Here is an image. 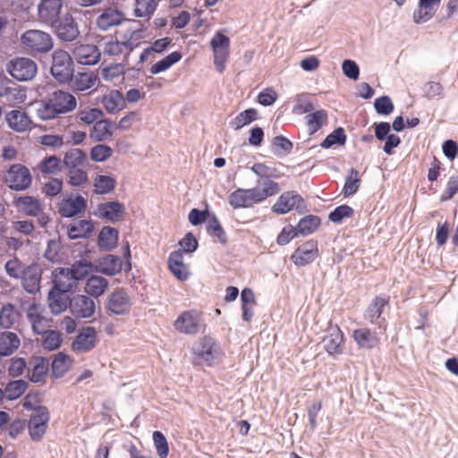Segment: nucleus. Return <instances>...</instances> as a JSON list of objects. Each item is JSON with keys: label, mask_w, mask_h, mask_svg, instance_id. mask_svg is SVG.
Listing matches in <instances>:
<instances>
[{"label": "nucleus", "mask_w": 458, "mask_h": 458, "mask_svg": "<svg viewBox=\"0 0 458 458\" xmlns=\"http://www.w3.org/2000/svg\"><path fill=\"white\" fill-rule=\"evenodd\" d=\"M68 268L72 272L77 283L86 278L89 274L98 272V267L86 259L75 261Z\"/></svg>", "instance_id": "nucleus-41"}, {"label": "nucleus", "mask_w": 458, "mask_h": 458, "mask_svg": "<svg viewBox=\"0 0 458 458\" xmlns=\"http://www.w3.org/2000/svg\"><path fill=\"white\" fill-rule=\"evenodd\" d=\"M436 11L437 9L420 1L419 9L413 14V20L416 23L425 22L434 16Z\"/></svg>", "instance_id": "nucleus-62"}, {"label": "nucleus", "mask_w": 458, "mask_h": 458, "mask_svg": "<svg viewBox=\"0 0 458 458\" xmlns=\"http://www.w3.org/2000/svg\"><path fill=\"white\" fill-rule=\"evenodd\" d=\"M62 7V0H41L38 6L40 21L54 26L58 21Z\"/></svg>", "instance_id": "nucleus-14"}, {"label": "nucleus", "mask_w": 458, "mask_h": 458, "mask_svg": "<svg viewBox=\"0 0 458 458\" xmlns=\"http://www.w3.org/2000/svg\"><path fill=\"white\" fill-rule=\"evenodd\" d=\"M93 231V225L89 220L73 221L67 229L70 239L86 238L90 235Z\"/></svg>", "instance_id": "nucleus-39"}, {"label": "nucleus", "mask_w": 458, "mask_h": 458, "mask_svg": "<svg viewBox=\"0 0 458 458\" xmlns=\"http://www.w3.org/2000/svg\"><path fill=\"white\" fill-rule=\"evenodd\" d=\"M44 309L41 305L32 303L27 310V317L32 326L33 331L40 335L50 327L49 320L43 315Z\"/></svg>", "instance_id": "nucleus-21"}, {"label": "nucleus", "mask_w": 458, "mask_h": 458, "mask_svg": "<svg viewBox=\"0 0 458 458\" xmlns=\"http://www.w3.org/2000/svg\"><path fill=\"white\" fill-rule=\"evenodd\" d=\"M182 58V55L180 51H174L157 61L149 68L151 74H158L170 69L174 64L178 63Z\"/></svg>", "instance_id": "nucleus-42"}, {"label": "nucleus", "mask_w": 458, "mask_h": 458, "mask_svg": "<svg viewBox=\"0 0 458 458\" xmlns=\"http://www.w3.org/2000/svg\"><path fill=\"white\" fill-rule=\"evenodd\" d=\"M122 260L119 257L108 254L99 259L98 272L107 276H114L122 270Z\"/></svg>", "instance_id": "nucleus-35"}, {"label": "nucleus", "mask_w": 458, "mask_h": 458, "mask_svg": "<svg viewBox=\"0 0 458 458\" xmlns=\"http://www.w3.org/2000/svg\"><path fill=\"white\" fill-rule=\"evenodd\" d=\"M21 312L12 303L4 304L0 310V326L3 328L13 327L20 319Z\"/></svg>", "instance_id": "nucleus-38"}, {"label": "nucleus", "mask_w": 458, "mask_h": 458, "mask_svg": "<svg viewBox=\"0 0 458 458\" xmlns=\"http://www.w3.org/2000/svg\"><path fill=\"white\" fill-rule=\"evenodd\" d=\"M108 310L116 315H123L130 311L131 300L127 293L123 290L114 292L108 298Z\"/></svg>", "instance_id": "nucleus-23"}, {"label": "nucleus", "mask_w": 458, "mask_h": 458, "mask_svg": "<svg viewBox=\"0 0 458 458\" xmlns=\"http://www.w3.org/2000/svg\"><path fill=\"white\" fill-rule=\"evenodd\" d=\"M49 420L50 413L46 406H38L35 409V412L30 415L27 422L29 435L33 441L42 440L47 430Z\"/></svg>", "instance_id": "nucleus-7"}, {"label": "nucleus", "mask_w": 458, "mask_h": 458, "mask_svg": "<svg viewBox=\"0 0 458 458\" xmlns=\"http://www.w3.org/2000/svg\"><path fill=\"white\" fill-rule=\"evenodd\" d=\"M207 231L211 236L216 237L220 242H226L225 233L216 216L212 215L208 219Z\"/></svg>", "instance_id": "nucleus-60"}, {"label": "nucleus", "mask_w": 458, "mask_h": 458, "mask_svg": "<svg viewBox=\"0 0 458 458\" xmlns=\"http://www.w3.org/2000/svg\"><path fill=\"white\" fill-rule=\"evenodd\" d=\"M209 44L213 52L215 68L222 73L225 72L226 63L230 57V38L224 30H218L214 34Z\"/></svg>", "instance_id": "nucleus-3"}, {"label": "nucleus", "mask_w": 458, "mask_h": 458, "mask_svg": "<svg viewBox=\"0 0 458 458\" xmlns=\"http://www.w3.org/2000/svg\"><path fill=\"white\" fill-rule=\"evenodd\" d=\"M98 246L105 250H111L118 242V231L111 226H104L98 235Z\"/></svg>", "instance_id": "nucleus-40"}, {"label": "nucleus", "mask_w": 458, "mask_h": 458, "mask_svg": "<svg viewBox=\"0 0 458 458\" xmlns=\"http://www.w3.org/2000/svg\"><path fill=\"white\" fill-rule=\"evenodd\" d=\"M100 216L111 222H117L123 218L125 208L117 201H110L98 206Z\"/></svg>", "instance_id": "nucleus-29"}, {"label": "nucleus", "mask_w": 458, "mask_h": 458, "mask_svg": "<svg viewBox=\"0 0 458 458\" xmlns=\"http://www.w3.org/2000/svg\"><path fill=\"white\" fill-rule=\"evenodd\" d=\"M102 78L110 81L125 74V66L123 64H111L100 70Z\"/></svg>", "instance_id": "nucleus-55"}, {"label": "nucleus", "mask_w": 458, "mask_h": 458, "mask_svg": "<svg viewBox=\"0 0 458 458\" xmlns=\"http://www.w3.org/2000/svg\"><path fill=\"white\" fill-rule=\"evenodd\" d=\"M104 116V113L101 109L97 107L81 109L78 112V117L81 122L87 124L95 123Z\"/></svg>", "instance_id": "nucleus-59"}, {"label": "nucleus", "mask_w": 458, "mask_h": 458, "mask_svg": "<svg viewBox=\"0 0 458 458\" xmlns=\"http://www.w3.org/2000/svg\"><path fill=\"white\" fill-rule=\"evenodd\" d=\"M318 256V242L310 240L298 246L290 259L297 267H305L312 263Z\"/></svg>", "instance_id": "nucleus-12"}, {"label": "nucleus", "mask_w": 458, "mask_h": 458, "mask_svg": "<svg viewBox=\"0 0 458 458\" xmlns=\"http://www.w3.org/2000/svg\"><path fill=\"white\" fill-rule=\"evenodd\" d=\"M172 38L169 37H165L159 39L155 40L151 46L143 50L140 56V62L144 63L148 59V56L154 52L157 54L164 53L171 45Z\"/></svg>", "instance_id": "nucleus-46"}, {"label": "nucleus", "mask_w": 458, "mask_h": 458, "mask_svg": "<svg viewBox=\"0 0 458 458\" xmlns=\"http://www.w3.org/2000/svg\"><path fill=\"white\" fill-rule=\"evenodd\" d=\"M54 26L57 37L64 41H72L80 34L77 23L70 13L65 14L63 20Z\"/></svg>", "instance_id": "nucleus-19"}, {"label": "nucleus", "mask_w": 458, "mask_h": 458, "mask_svg": "<svg viewBox=\"0 0 458 458\" xmlns=\"http://www.w3.org/2000/svg\"><path fill=\"white\" fill-rule=\"evenodd\" d=\"M73 55L79 64L93 65L99 62L101 52L93 44H81L74 48Z\"/></svg>", "instance_id": "nucleus-17"}, {"label": "nucleus", "mask_w": 458, "mask_h": 458, "mask_svg": "<svg viewBox=\"0 0 458 458\" xmlns=\"http://www.w3.org/2000/svg\"><path fill=\"white\" fill-rule=\"evenodd\" d=\"M86 159V154L80 148H73L66 152L64 157V164L68 169L78 168Z\"/></svg>", "instance_id": "nucleus-51"}, {"label": "nucleus", "mask_w": 458, "mask_h": 458, "mask_svg": "<svg viewBox=\"0 0 458 458\" xmlns=\"http://www.w3.org/2000/svg\"><path fill=\"white\" fill-rule=\"evenodd\" d=\"M53 288L63 293H70L78 285L68 267L55 268L53 272Z\"/></svg>", "instance_id": "nucleus-16"}, {"label": "nucleus", "mask_w": 458, "mask_h": 458, "mask_svg": "<svg viewBox=\"0 0 458 458\" xmlns=\"http://www.w3.org/2000/svg\"><path fill=\"white\" fill-rule=\"evenodd\" d=\"M70 308L76 318H89L95 313L96 305L90 297L79 294L70 301Z\"/></svg>", "instance_id": "nucleus-15"}, {"label": "nucleus", "mask_w": 458, "mask_h": 458, "mask_svg": "<svg viewBox=\"0 0 458 458\" xmlns=\"http://www.w3.org/2000/svg\"><path fill=\"white\" fill-rule=\"evenodd\" d=\"M21 344L20 338L13 332L4 331L0 334V359L11 355Z\"/></svg>", "instance_id": "nucleus-33"}, {"label": "nucleus", "mask_w": 458, "mask_h": 458, "mask_svg": "<svg viewBox=\"0 0 458 458\" xmlns=\"http://www.w3.org/2000/svg\"><path fill=\"white\" fill-rule=\"evenodd\" d=\"M87 202L82 196L64 199L59 204V214L64 217H72L85 210Z\"/></svg>", "instance_id": "nucleus-24"}, {"label": "nucleus", "mask_w": 458, "mask_h": 458, "mask_svg": "<svg viewBox=\"0 0 458 458\" xmlns=\"http://www.w3.org/2000/svg\"><path fill=\"white\" fill-rule=\"evenodd\" d=\"M258 117V112L254 108H249L241 112L232 122L235 129H241L243 126L252 123Z\"/></svg>", "instance_id": "nucleus-57"}, {"label": "nucleus", "mask_w": 458, "mask_h": 458, "mask_svg": "<svg viewBox=\"0 0 458 458\" xmlns=\"http://www.w3.org/2000/svg\"><path fill=\"white\" fill-rule=\"evenodd\" d=\"M98 342V333L93 327H83L72 344V349L77 353H85L93 350Z\"/></svg>", "instance_id": "nucleus-13"}, {"label": "nucleus", "mask_w": 458, "mask_h": 458, "mask_svg": "<svg viewBox=\"0 0 458 458\" xmlns=\"http://www.w3.org/2000/svg\"><path fill=\"white\" fill-rule=\"evenodd\" d=\"M98 75L93 72H78L72 76L71 86L74 90L85 91L93 88L98 81Z\"/></svg>", "instance_id": "nucleus-31"}, {"label": "nucleus", "mask_w": 458, "mask_h": 458, "mask_svg": "<svg viewBox=\"0 0 458 458\" xmlns=\"http://www.w3.org/2000/svg\"><path fill=\"white\" fill-rule=\"evenodd\" d=\"M27 386L28 384L24 380L12 381L5 386L4 394L8 400H15L25 393Z\"/></svg>", "instance_id": "nucleus-50"}, {"label": "nucleus", "mask_w": 458, "mask_h": 458, "mask_svg": "<svg viewBox=\"0 0 458 458\" xmlns=\"http://www.w3.org/2000/svg\"><path fill=\"white\" fill-rule=\"evenodd\" d=\"M115 186L116 180L112 176L98 174L94 179V191L97 194H107L113 191Z\"/></svg>", "instance_id": "nucleus-47"}, {"label": "nucleus", "mask_w": 458, "mask_h": 458, "mask_svg": "<svg viewBox=\"0 0 458 458\" xmlns=\"http://www.w3.org/2000/svg\"><path fill=\"white\" fill-rule=\"evenodd\" d=\"M6 121L10 128L21 132L31 129L32 122L25 112L13 110L6 115Z\"/></svg>", "instance_id": "nucleus-30"}, {"label": "nucleus", "mask_w": 458, "mask_h": 458, "mask_svg": "<svg viewBox=\"0 0 458 458\" xmlns=\"http://www.w3.org/2000/svg\"><path fill=\"white\" fill-rule=\"evenodd\" d=\"M72 359L64 352H58L55 355L52 361V373L55 377H62L71 369Z\"/></svg>", "instance_id": "nucleus-43"}, {"label": "nucleus", "mask_w": 458, "mask_h": 458, "mask_svg": "<svg viewBox=\"0 0 458 458\" xmlns=\"http://www.w3.org/2000/svg\"><path fill=\"white\" fill-rule=\"evenodd\" d=\"M113 123L108 119H100L96 122L89 133L90 138L95 141H105L113 136Z\"/></svg>", "instance_id": "nucleus-34"}, {"label": "nucleus", "mask_w": 458, "mask_h": 458, "mask_svg": "<svg viewBox=\"0 0 458 458\" xmlns=\"http://www.w3.org/2000/svg\"><path fill=\"white\" fill-rule=\"evenodd\" d=\"M361 183V179L358 170L352 168L349 170L348 174L345 178L344 185L342 190V194L344 197H350L355 194Z\"/></svg>", "instance_id": "nucleus-45"}, {"label": "nucleus", "mask_w": 458, "mask_h": 458, "mask_svg": "<svg viewBox=\"0 0 458 458\" xmlns=\"http://www.w3.org/2000/svg\"><path fill=\"white\" fill-rule=\"evenodd\" d=\"M23 47L30 54L47 53L53 47L51 36L39 30H29L21 38Z\"/></svg>", "instance_id": "nucleus-4"}, {"label": "nucleus", "mask_w": 458, "mask_h": 458, "mask_svg": "<svg viewBox=\"0 0 458 458\" xmlns=\"http://www.w3.org/2000/svg\"><path fill=\"white\" fill-rule=\"evenodd\" d=\"M48 363L44 359L37 360L32 369L29 372L30 381L34 383L40 382L44 379L47 373Z\"/></svg>", "instance_id": "nucleus-58"}, {"label": "nucleus", "mask_w": 458, "mask_h": 458, "mask_svg": "<svg viewBox=\"0 0 458 458\" xmlns=\"http://www.w3.org/2000/svg\"><path fill=\"white\" fill-rule=\"evenodd\" d=\"M280 191L279 184L272 180L259 182L251 189H237L229 196V203L234 208H250L264 201Z\"/></svg>", "instance_id": "nucleus-1"}, {"label": "nucleus", "mask_w": 458, "mask_h": 458, "mask_svg": "<svg viewBox=\"0 0 458 458\" xmlns=\"http://www.w3.org/2000/svg\"><path fill=\"white\" fill-rule=\"evenodd\" d=\"M146 30L147 28L140 21L133 20L117 30L116 33L123 40L124 48L130 53L144 42Z\"/></svg>", "instance_id": "nucleus-5"}, {"label": "nucleus", "mask_w": 458, "mask_h": 458, "mask_svg": "<svg viewBox=\"0 0 458 458\" xmlns=\"http://www.w3.org/2000/svg\"><path fill=\"white\" fill-rule=\"evenodd\" d=\"M155 0H135V15L137 17H149L157 9Z\"/></svg>", "instance_id": "nucleus-56"}, {"label": "nucleus", "mask_w": 458, "mask_h": 458, "mask_svg": "<svg viewBox=\"0 0 458 458\" xmlns=\"http://www.w3.org/2000/svg\"><path fill=\"white\" fill-rule=\"evenodd\" d=\"M354 210L348 205H341L335 208L328 216L331 222L340 224L344 218L352 217Z\"/></svg>", "instance_id": "nucleus-64"}, {"label": "nucleus", "mask_w": 458, "mask_h": 458, "mask_svg": "<svg viewBox=\"0 0 458 458\" xmlns=\"http://www.w3.org/2000/svg\"><path fill=\"white\" fill-rule=\"evenodd\" d=\"M176 331L184 335H196L201 327V315L196 310L182 311L174 322Z\"/></svg>", "instance_id": "nucleus-10"}, {"label": "nucleus", "mask_w": 458, "mask_h": 458, "mask_svg": "<svg viewBox=\"0 0 458 458\" xmlns=\"http://www.w3.org/2000/svg\"><path fill=\"white\" fill-rule=\"evenodd\" d=\"M108 284V281L105 277L91 276L85 284L84 291L89 296L98 298L105 293Z\"/></svg>", "instance_id": "nucleus-36"}, {"label": "nucleus", "mask_w": 458, "mask_h": 458, "mask_svg": "<svg viewBox=\"0 0 458 458\" xmlns=\"http://www.w3.org/2000/svg\"><path fill=\"white\" fill-rule=\"evenodd\" d=\"M14 206L18 211L22 212L26 216H37L44 209L41 201L32 196H22L14 199Z\"/></svg>", "instance_id": "nucleus-26"}, {"label": "nucleus", "mask_w": 458, "mask_h": 458, "mask_svg": "<svg viewBox=\"0 0 458 458\" xmlns=\"http://www.w3.org/2000/svg\"><path fill=\"white\" fill-rule=\"evenodd\" d=\"M320 218L317 216L309 215L301 218L297 226V232L299 234L308 235L314 233L320 225Z\"/></svg>", "instance_id": "nucleus-48"}, {"label": "nucleus", "mask_w": 458, "mask_h": 458, "mask_svg": "<svg viewBox=\"0 0 458 458\" xmlns=\"http://www.w3.org/2000/svg\"><path fill=\"white\" fill-rule=\"evenodd\" d=\"M352 337L358 346L363 349H373L379 344V338L368 327L355 329Z\"/></svg>", "instance_id": "nucleus-32"}, {"label": "nucleus", "mask_w": 458, "mask_h": 458, "mask_svg": "<svg viewBox=\"0 0 458 458\" xmlns=\"http://www.w3.org/2000/svg\"><path fill=\"white\" fill-rule=\"evenodd\" d=\"M104 108L109 114H115L125 106L124 96L119 90L113 89L104 95L101 100Z\"/></svg>", "instance_id": "nucleus-28"}, {"label": "nucleus", "mask_w": 458, "mask_h": 458, "mask_svg": "<svg viewBox=\"0 0 458 458\" xmlns=\"http://www.w3.org/2000/svg\"><path fill=\"white\" fill-rule=\"evenodd\" d=\"M39 169L44 174H56L62 169L61 159L55 156L48 157L40 162Z\"/></svg>", "instance_id": "nucleus-54"}, {"label": "nucleus", "mask_w": 458, "mask_h": 458, "mask_svg": "<svg viewBox=\"0 0 458 458\" xmlns=\"http://www.w3.org/2000/svg\"><path fill=\"white\" fill-rule=\"evenodd\" d=\"M307 125L311 132L318 131L327 121V114L325 110H318L306 116Z\"/></svg>", "instance_id": "nucleus-52"}, {"label": "nucleus", "mask_w": 458, "mask_h": 458, "mask_svg": "<svg viewBox=\"0 0 458 458\" xmlns=\"http://www.w3.org/2000/svg\"><path fill=\"white\" fill-rule=\"evenodd\" d=\"M74 65L71 55L64 50L57 49L53 53L52 75L61 83L68 82L73 74Z\"/></svg>", "instance_id": "nucleus-6"}, {"label": "nucleus", "mask_w": 458, "mask_h": 458, "mask_svg": "<svg viewBox=\"0 0 458 458\" xmlns=\"http://www.w3.org/2000/svg\"><path fill=\"white\" fill-rule=\"evenodd\" d=\"M76 106L77 101L72 94L57 90L53 92L47 100L38 103L37 114L43 121L51 120L74 110Z\"/></svg>", "instance_id": "nucleus-2"}, {"label": "nucleus", "mask_w": 458, "mask_h": 458, "mask_svg": "<svg viewBox=\"0 0 458 458\" xmlns=\"http://www.w3.org/2000/svg\"><path fill=\"white\" fill-rule=\"evenodd\" d=\"M67 293H63L55 289H52L48 293V305L54 314H60L66 310L70 299L66 295Z\"/></svg>", "instance_id": "nucleus-37"}, {"label": "nucleus", "mask_w": 458, "mask_h": 458, "mask_svg": "<svg viewBox=\"0 0 458 458\" xmlns=\"http://www.w3.org/2000/svg\"><path fill=\"white\" fill-rule=\"evenodd\" d=\"M42 270L37 264L26 267L25 271L21 276L24 289L30 293H36L40 289Z\"/></svg>", "instance_id": "nucleus-20"}, {"label": "nucleus", "mask_w": 458, "mask_h": 458, "mask_svg": "<svg viewBox=\"0 0 458 458\" xmlns=\"http://www.w3.org/2000/svg\"><path fill=\"white\" fill-rule=\"evenodd\" d=\"M42 335V346L48 350L53 351L57 349L62 343V337L60 333L55 330H46L45 332L41 333Z\"/></svg>", "instance_id": "nucleus-53"}, {"label": "nucleus", "mask_w": 458, "mask_h": 458, "mask_svg": "<svg viewBox=\"0 0 458 458\" xmlns=\"http://www.w3.org/2000/svg\"><path fill=\"white\" fill-rule=\"evenodd\" d=\"M304 199L294 191L283 192L272 206V211L277 215H284L292 210L303 212L306 209Z\"/></svg>", "instance_id": "nucleus-8"}, {"label": "nucleus", "mask_w": 458, "mask_h": 458, "mask_svg": "<svg viewBox=\"0 0 458 458\" xmlns=\"http://www.w3.org/2000/svg\"><path fill=\"white\" fill-rule=\"evenodd\" d=\"M4 180L12 190L24 191L31 185L32 176L25 165L14 164L8 169Z\"/></svg>", "instance_id": "nucleus-9"}, {"label": "nucleus", "mask_w": 458, "mask_h": 458, "mask_svg": "<svg viewBox=\"0 0 458 458\" xmlns=\"http://www.w3.org/2000/svg\"><path fill=\"white\" fill-rule=\"evenodd\" d=\"M113 152L109 146L98 144L90 149V158L95 162H104L113 155Z\"/></svg>", "instance_id": "nucleus-63"}, {"label": "nucleus", "mask_w": 458, "mask_h": 458, "mask_svg": "<svg viewBox=\"0 0 458 458\" xmlns=\"http://www.w3.org/2000/svg\"><path fill=\"white\" fill-rule=\"evenodd\" d=\"M153 442L157 455L160 458H166L169 454V445L165 435L161 431H154Z\"/></svg>", "instance_id": "nucleus-61"}, {"label": "nucleus", "mask_w": 458, "mask_h": 458, "mask_svg": "<svg viewBox=\"0 0 458 458\" xmlns=\"http://www.w3.org/2000/svg\"><path fill=\"white\" fill-rule=\"evenodd\" d=\"M390 303V296L380 294L375 296L368 305L364 318L370 324H377L383 314L384 309Z\"/></svg>", "instance_id": "nucleus-18"}, {"label": "nucleus", "mask_w": 458, "mask_h": 458, "mask_svg": "<svg viewBox=\"0 0 458 458\" xmlns=\"http://www.w3.org/2000/svg\"><path fill=\"white\" fill-rule=\"evenodd\" d=\"M124 20L125 18L122 12L113 8H106L97 18L96 24L101 30H107L111 27L121 24Z\"/></svg>", "instance_id": "nucleus-27"}, {"label": "nucleus", "mask_w": 458, "mask_h": 458, "mask_svg": "<svg viewBox=\"0 0 458 458\" xmlns=\"http://www.w3.org/2000/svg\"><path fill=\"white\" fill-rule=\"evenodd\" d=\"M216 343L210 337H203L200 339V347L198 349V356L210 364L215 358Z\"/></svg>", "instance_id": "nucleus-49"}, {"label": "nucleus", "mask_w": 458, "mask_h": 458, "mask_svg": "<svg viewBox=\"0 0 458 458\" xmlns=\"http://www.w3.org/2000/svg\"><path fill=\"white\" fill-rule=\"evenodd\" d=\"M37 70L36 63L25 57L15 58L8 64V72L18 81H30L33 79Z\"/></svg>", "instance_id": "nucleus-11"}, {"label": "nucleus", "mask_w": 458, "mask_h": 458, "mask_svg": "<svg viewBox=\"0 0 458 458\" xmlns=\"http://www.w3.org/2000/svg\"><path fill=\"white\" fill-rule=\"evenodd\" d=\"M168 268L170 272L180 281H185L190 276L188 265L183 261V254L181 250L172 251L168 258Z\"/></svg>", "instance_id": "nucleus-22"}, {"label": "nucleus", "mask_w": 458, "mask_h": 458, "mask_svg": "<svg viewBox=\"0 0 458 458\" xmlns=\"http://www.w3.org/2000/svg\"><path fill=\"white\" fill-rule=\"evenodd\" d=\"M106 40L103 46L104 55L110 56L120 55L123 52L124 45L123 40L114 39L111 36H97L96 42L100 44L101 41Z\"/></svg>", "instance_id": "nucleus-44"}, {"label": "nucleus", "mask_w": 458, "mask_h": 458, "mask_svg": "<svg viewBox=\"0 0 458 458\" xmlns=\"http://www.w3.org/2000/svg\"><path fill=\"white\" fill-rule=\"evenodd\" d=\"M344 335L338 326L332 328L323 339L324 349L330 355L343 352Z\"/></svg>", "instance_id": "nucleus-25"}]
</instances>
